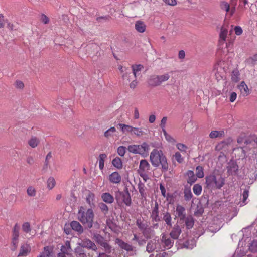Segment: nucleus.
<instances>
[{"label":"nucleus","instance_id":"1","mask_svg":"<svg viewBox=\"0 0 257 257\" xmlns=\"http://www.w3.org/2000/svg\"><path fill=\"white\" fill-rule=\"evenodd\" d=\"M150 162L155 167H160L162 171L166 172L169 168V164L166 156L161 150L154 149L150 153Z\"/></svg>","mask_w":257,"mask_h":257},{"label":"nucleus","instance_id":"2","mask_svg":"<svg viewBox=\"0 0 257 257\" xmlns=\"http://www.w3.org/2000/svg\"><path fill=\"white\" fill-rule=\"evenodd\" d=\"M77 218L78 220L88 228L90 229L93 227L94 213L92 208L85 210L83 207H80L78 210Z\"/></svg>","mask_w":257,"mask_h":257},{"label":"nucleus","instance_id":"3","mask_svg":"<svg viewBox=\"0 0 257 257\" xmlns=\"http://www.w3.org/2000/svg\"><path fill=\"white\" fill-rule=\"evenodd\" d=\"M119 126L123 133H129L138 138H148L149 137V131L145 128L136 127L123 123H119Z\"/></svg>","mask_w":257,"mask_h":257},{"label":"nucleus","instance_id":"4","mask_svg":"<svg viewBox=\"0 0 257 257\" xmlns=\"http://www.w3.org/2000/svg\"><path fill=\"white\" fill-rule=\"evenodd\" d=\"M225 180L221 176L210 175L205 178L207 187L212 189H220L224 184Z\"/></svg>","mask_w":257,"mask_h":257},{"label":"nucleus","instance_id":"5","mask_svg":"<svg viewBox=\"0 0 257 257\" xmlns=\"http://www.w3.org/2000/svg\"><path fill=\"white\" fill-rule=\"evenodd\" d=\"M236 5V3H233L232 0L230 4L226 1H222L220 3V7L222 11L232 16L235 12Z\"/></svg>","mask_w":257,"mask_h":257},{"label":"nucleus","instance_id":"6","mask_svg":"<svg viewBox=\"0 0 257 257\" xmlns=\"http://www.w3.org/2000/svg\"><path fill=\"white\" fill-rule=\"evenodd\" d=\"M19 231L20 226L18 225V224L16 223L14 225L12 231V251H15L17 248L18 244L19 243Z\"/></svg>","mask_w":257,"mask_h":257},{"label":"nucleus","instance_id":"7","mask_svg":"<svg viewBox=\"0 0 257 257\" xmlns=\"http://www.w3.org/2000/svg\"><path fill=\"white\" fill-rule=\"evenodd\" d=\"M150 164L146 160H141L140 162L139 173L144 180H146L147 178V172L150 169Z\"/></svg>","mask_w":257,"mask_h":257},{"label":"nucleus","instance_id":"8","mask_svg":"<svg viewBox=\"0 0 257 257\" xmlns=\"http://www.w3.org/2000/svg\"><path fill=\"white\" fill-rule=\"evenodd\" d=\"M118 69L122 74V78L124 81L126 82H130L134 78V73L131 71V70L128 68H126L119 65Z\"/></svg>","mask_w":257,"mask_h":257},{"label":"nucleus","instance_id":"9","mask_svg":"<svg viewBox=\"0 0 257 257\" xmlns=\"http://www.w3.org/2000/svg\"><path fill=\"white\" fill-rule=\"evenodd\" d=\"M138 154L143 156L146 157L149 154L150 147L149 144L144 142L141 145H138Z\"/></svg>","mask_w":257,"mask_h":257},{"label":"nucleus","instance_id":"10","mask_svg":"<svg viewBox=\"0 0 257 257\" xmlns=\"http://www.w3.org/2000/svg\"><path fill=\"white\" fill-rule=\"evenodd\" d=\"M79 244L82 247L91 249L95 251L97 249L95 243L89 239H82Z\"/></svg>","mask_w":257,"mask_h":257},{"label":"nucleus","instance_id":"11","mask_svg":"<svg viewBox=\"0 0 257 257\" xmlns=\"http://www.w3.org/2000/svg\"><path fill=\"white\" fill-rule=\"evenodd\" d=\"M31 251V247L28 243H24L21 245L18 256H27Z\"/></svg>","mask_w":257,"mask_h":257},{"label":"nucleus","instance_id":"12","mask_svg":"<svg viewBox=\"0 0 257 257\" xmlns=\"http://www.w3.org/2000/svg\"><path fill=\"white\" fill-rule=\"evenodd\" d=\"M116 243L121 249L125 250L127 251H132L133 250L134 247L132 245L124 242L119 238L116 239Z\"/></svg>","mask_w":257,"mask_h":257},{"label":"nucleus","instance_id":"13","mask_svg":"<svg viewBox=\"0 0 257 257\" xmlns=\"http://www.w3.org/2000/svg\"><path fill=\"white\" fill-rule=\"evenodd\" d=\"M176 217L180 218L181 220L184 219L186 216L185 209L181 205L178 204L176 209Z\"/></svg>","mask_w":257,"mask_h":257},{"label":"nucleus","instance_id":"14","mask_svg":"<svg viewBox=\"0 0 257 257\" xmlns=\"http://www.w3.org/2000/svg\"><path fill=\"white\" fill-rule=\"evenodd\" d=\"M151 217L153 221L155 222H158L160 221V218L159 217V207L157 203H156L155 206L152 211Z\"/></svg>","mask_w":257,"mask_h":257},{"label":"nucleus","instance_id":"15","mask_svg":"<svg viewBox=\"0 0 257 257\" xmlns=\"http://www.w3.org/2000/svg\"><path fill=\"white\" fill-rule=\"evenodd\" d=\"M86 202L91 207L95 206V194L90 191H87V195L86 198Z\"/></svg>","mask_w":257,"mask_h":257},{"label":"nucleus","instance_id":"16","mask_svg":"<svg viewBox=\"0 0 257 257\" xmlns=\"http://www.w3.org/2000/svg\"><path fill=\"white\" fill-rule=\"evenodd\" d=\"M148 83L149 85L152 87H156L161 85L157 75L151 76L148 79Z\"/></svg>","mask_w":257,"mask_h":257},{"label":"nucleus","instance_id":"17","mask_svg":"<svg viewBox=\"0 0 257 257\" xmlns=\"http://www.w3.org/2000/svg\"><path fill=\"white\" fill-rule=\"evenodd\" d=\"M238 88L243 96H247L249 94V89L245 82L242 81L238 86Z\"/></svg>","mask_w":257,"mask_h":257},{"label":"nucleus","instance_id":"18","mask_svg":"<svg viewBox=\"0 0 257 257\" xmlns=\"http://www.w3.org/2000/svg\"><path fill=\"white\" fill-rule=\"evenodd\" d=\"M72 229L77 232L79 234H81L83 232V228L80 223L77 221H73L70 223Z\"/></svg>","mask_w":257,"mask_h":257},{"label":"nucleus","instance_id":"19","mask_svg":"<svg viewBox=\"0 0 257 257\" xmlns=\"http://www.w3.org/2000/svg\"><path fill=\"white\" fill-rule=\"evenodd\" d=\"M109 180L113 183L118 184L121 182V177L117 172H114L110 175Z\"/></svg>","mask_w":257,"mask_h":257},{"label":"nucleus","instance_id":"20","mask_svg":"<svg viewBox=\"0 0 257 257\" xmlns=\"http://www.w3.org/2000/svg\"><path fill=\"white\" fill-rule=\"evenodd\" d=\"M53 249L51 246H47L44 247L43 251L38 257H53Z\"/></svg>","mask_w":257,"mask_h":257},{"label":"nucleus","instance_id":"21","mask_svg":"<svg viewBox=\"0 0 257 257\" xmlns=\"http://www.w3.org/2000/svg\"><path fill=\"white\" fill-rule=\"evenodd\" d=\"M228 33V30L227 28L222 26L221 28L220 32L219 34V43L223 44L226 40V38Z\"/></svg>","mask_w":257,"mask_h":257},{"label":"nucleus","instance_id":"22","mask_svg":"<svg viewBox=\"0 0 257 257\" xmlns=\"http://www.w3.org/2000/svg\"><path fill=\"white\" fill-rule=\"evenodd\" d=\"M102 200L107 204H111L114 202V197L109 193H104L101 195Z\"/></svg>","mask_w":257,"mask_h":257},{"label":"nucleus","instance_id":"23","mask_svg":"<svg viewBox=\"0 0 257 257\" xmlns=\"http://www.w3.org/2000/svg\"><path fill=\"white\" fill-rule=\"evenodd\" d=\"M181 230L179 226H176L173 227L172 231L170 233V236L174 239H178L180 235Z\"/></svg>","mask_w":257,"mask_h":257},{"label":"nucleus","instance_id":"24","mask_svg":"<svg viewBox=\"0 0 257 257\" xmlns=\"http://www.w3.org/2000/svg\"><path fill=\"white\" fill-rule=\"evenodd\" d=\"M238 170V166L234 163H232L228 166V173L231 175L237 174Z\"/></svg>","mask_w":257,"mask_h":257},{"label":"nucleus","instance_id":"25","mask_svg":"<svg viewBox=\"0 0 257 257\" xmlns=\"http://www.w3.org/2000/svg\"><path fill=\"white\" fill-rule=\"evenodd\" d=\"M161 240L165 247L168 249L170 248L173 244V241L166 235H162Z\"/></svg>","mask_w":257,"mask_h":257},{"label":"nucleus","instance_id":"26","mask_svg":"<svg viewBox=\"0 0 257 257\" xmlns=\"http://www.w3.org/2000/svg\"><path fill=\"white\" fill-rule=\"evenodd\" d=\"M135 29L139 33H143L146 30V25L144 22L137 21L135 23Z\"/></svg>","mask_w":257,"mask_h":257},{"label":"nucleus","instance_id":"27","mask_svg":"<svg viewBox=\"0 0 257 257\" xmlns=\"http://www.w3.org/2000/svg\"><path fill=\"white\" fill-rule=\"evenodd\" d=\"M123 198V202L127 206H130L132 204V200L130 194L128 191L126 193H121Z\"/></svg>","mask_w":257,"mask_h":257},{"label":"nucleus","instance_id":"28","mask_svg":"<svg viewBox=\"0 0 257 257\" xmlns=\"http://www.w3.org/2000/svg\"><path fill=\"white\" fill-rule=\"evenodd\" d=\"M143 68V65L141 64L132 65L131 71L134 73V78H136L137 76L140 74L139 73Z\"/></svg>","mask_w":257,"mask_h":257},{"label":"nucleus","instance_id":"29","mask_svg":"<svg viewBox=\"0 0 257 257\" xmlns=\"http://www.w3.org/2000/svg\"><path fill=\"white\" fill-rule=\"evenodd\" d=\"M28 143L31 147L33 148H35L40 143V140L37 137H36L35 136H32L28 140Z\"/></svg>","mask_w":257,"mask_h":257},{"label":"nucleus","instance_id":"30","mask_svg":"<svg viewBox=\"0 0 257 257\" xmlns=\"http://www.w3.org/2000/svg\"><path fill=\"white\" fill-rule=\"evenodd\" d=\"M61 253L68 254L72 251V249L70 246V242L69 241H67L65 242L64 245H62L61 247Z\"/></svg>","mask_w":257,"mask_h":257},{"label":"nucleus","instance_id":"31","mask_svg":"<svg viewBox=\"0 0 257 257\" xmlns=\"http://www.w3.org/2000/svg\"><path fill=\"white\" fill-rule=\"evenodd\" d=\"M224 135V132L223 130L221 131H212L209 134V137L211 139H214L216 138H221Z\"/></svg>","mask_w":257,"mask_h":257},{"label":"nucleus","instance_id":"32","mask_svg":"<svg viewBox=\"0 0 257 257\" xmlns=\"http://www.w3.org/2000/svg\"><path fill=\"white\" fill-rule=\"evenodd\" d=\"M187 175L188 177L187 182L189 184H192L194 183L196 180V177L195 175L194 172L192 170L188 171Z\"/></svg>","mask_w":257,"mask_h":257},{"label":"nucleus","instance_id":"33","mask_svg":"<svg viewBox=\"0 0 257 257\" xmlns=\"http://www.w3.org/2000/svg\"><path fill=\"white\" fill-rule=\"evenodd\" d=\"M161 85L167 81L170 78L169 73H165L161 75H157Z\"/></svg>","mask_w":257,"mask_h":257},{"label":"nucleus","instance_id":"34","mask_svg":"<svg viewBox=\"0 0 257 257\" xmlns=\"http://www.w3.org/2000/svg\"><path fill=\"white\" fill-rule=\"evenodd\" d=\"M113 165L117 169H121L122 167L121 159L119 157L115 158L112 161Z\"/></svg>","mask_w":257,"mask_h":257},{"label":"nucleus","instance_id":"35","mask_svg":"<svg viewBox=\"0 0 257 257\" xmlns=\"http://www.w3.org/2000/svg\"><path fill=\"white\" fill-rule=\"evenodd\" d=\"M194 221L192 217L189 216L185 219V225L187 229H191L194 226Z\"/></svg>","mask_w":257,"mask_h":257},{"label":"nucleus","instance_id":"36","mask_svg":"<svg viewBox=\"0 0 257 257\" xmlns=\"http://www.w3.org/2000/svg\"><path fill=\"white\" fill-rule=\"evenodd\" d=\"M107 156L105 154H101L99 156V167L100 170H102L104 167V161Z\"/></svg>","mask_w":257,"mask_h":257},{"label":"nucleus","instance_id":"37","mask_svg":"<svg viewBox=\"0 0 257 257\" xmlns=\"http://www.w3.org/2000/svg\"><path fill=\"white\" fill-rule=\"evenodd\" d=\"M237 142L239 144H247L246 135L244 133H241L238 136Z\"/></svg>","mask_w":257,"mask_h":257},{"label":"nucleus","instance_id":"38","mask_svg":"<svg viewBox=\"0 0 257 257\" xmlns=\"http://www.w3.org/2000/svg\"><path fill=\"white\" fill-rule=\"evenodd\" d=\"M163 220L165 221L166 223L170 226H172V217L170 214L166 212L163 216Z\"/></svg>","mask_w":257,"mask_h":257},{"label":"nucleus","instance_id":"39","mask_svg":"<svg viewBox=\"0 0 257 257\" xmlns=\"http://www.w3.org/2000/svg\"><path fill=\"white\" fill-rule=\"evenodd\" d=\"M27 193L29 197H35L36 195L37 191L33 186H29L27 190Z\"/></svg>","mask_w":257,"mask_h":257},{"label":"nucleus","instance_id":"40","mask_svg":"<svg viewBox=\"0 0 257 257\" xmlns=\"http://www.w3.org/2000/svg\"><path fill=\"white\" fill-rule=\"evenodd\" d=\"M47 187L50 190L53 189L56 185L55 180L53 177H49L47 180Z\"/></svg>","mask_w":257,"mask_h":257},{"label":"nucleus","instance_id":"41","mask_svg":"<svg viewBox=\"0 0 257 257\" xmlns=\"http://www.w3.org/2000/svg\"><path fill=\"white\" fill-rule=\"evenodd\" d=\"M136 225L141 230L146 229L147 225L141 219H138L136 221Z\"/></svg>","mask_w":257,"mask_h":257},{"label":"nucleus","instance_id":"42","mask_svg":"<svg viewBox=\"0 0 257 257\" xmlns=\"http://www.w3.org/2000/svg\"><path fill=\"white\" fill-rule=\"evenodd\" d=\"M193 191L194 193L198 196L201 194L202 192V187L198 184H195L193 187Z\"/></svg>","mask_w":257,"mask_h":257},{"label":"nucleus","instance_id":"43","mask_svg":"<svg viewBox=\"0 0 257 257\" xmlns=\"http://www.w3.org/2000/svg\"><path fill=\"white\" fill-rule=\"evenodd\" d=\"M196 174L197 177L202 178L204 177L203 169L202 166H198L196 168Z\"/></svg>","mask_w":257,"mask_h":257},{"label":"nucleus","instance_id":"44","mask_svg":"<svg viewBox=\"0 0 257 257\" xmlns=\"http://www.w3.org/2000/svg\"><path fill=\"white\" fill-rule=\"evenodd\" d=\"M173 159H174L179 163H182L184 161V158L182 157L180 152H177L173 155Z\"/></svg>","mask_w":257,"mask_h":257},{"label":"nucleus","instance_id":"45","mask_svg":"<svg viewBox=\"0 0 257 257\" xmlns=\"http://www.w3.org/2000/svg\"><path fill=\"white\" fill-rule=\"evenodd\" d=\"M115 127H111L104 132V135L106 138H109L113 136V134L116 132Z\"/></svg>","mask_w":257,"mask_h":257},{"label":"nucleus","instance_id":"46","mask_svg":"<svg viewBox=\"0 0 257 257\" xmlns=\"http://www.w3.org/2000/svg\"><path fill=\"white\" fill-rule=\"evenodd\" d=\"M239 72L237 70H234L231 74V80L232 81L236 82L238 81Z\"/></svg>","mask_w":257,"mask_h":257},{"label":"nucleus","instance_id":"47","mask_svg":"<svg viewBox=\"0 0 257 257\" xmlns=\"http://www.w3.org/2000/svg\"><path fill=\"white\" fill-rule=\"evenodd\" d=\"M22 230L26 233H29L31 231V225L29 222H25L22 225Z\"/></svg>","mask_w":257,"mask_h":257},{"label":"nucleus","instance_id":"48","mask_svg":"<svg viewBox=\"0 0 257 257\" xmlns=\"http://www.w3.org/2000/svg\"><path fill=\"white\" fill-rule=\"evenodd\" d=\"M76 256L77 257H86V255L84 251L80 247H77L75 249V251Z\"/></svg>","mask_w":257,"mask_h":257},{"label":"nucleus","instance_id":"49","mask_svg":"<svg viewBox=\"0 0 257 257\" xmlns=\"http://www.w3.org/2000/svg\"><path fill=\"white\" fill-rule=\"evenodd\" d=\"M163 134L165 136L166 140L169 143L174 144L176 142V140L172 137H171L169 134H168L166 130H164L163 131Z\"/></svg>","mask_w":257,"mask_h":257},{"label":"nucleus","instance_id":"50","mask_svg":"<svg viewBox=\"0 0 257 257\" xmlns=\"http://www.w3.org/2000/svg\"><path fill=\"white\" fill-rule=\"evenodd\" d=\"M184 199L186 201L190 200L192 197V194L189 189H186L184 190Z\"/></svg>","mask_w":257,"mask_h":257},{"label":"nucleus","instance_id":"51","mask_svg":"<svg viewBox=\"0 0 257 257\" xmlns=\"http://www.w3.org/2000/svg\"><path fill=\"white\" fill-rule=\"evenodd\" d=\"M99 207L101 209V211L106 215L108 213V206L104 204V203H100L99 204Z\"/></svg>","mask_w":257,"mask_h":257},{"label":"nucleus","instance_id":"52","mask_svg":"<svg viewBox=\"0 0 257 257\" xmlns=\"http://www.w3.org/2000/svg\"><path fill=\"white\" fill-rule=\"evenodd\" d=\"M138 145H131L127 147L128 151L133 154H138Z\"/></svg>","mask_w":257,"mask_h":257},{"label":"nucleus","instance_id":"53","mask_svg":"<svg viewBox=\"0 0 257 257\" xmlns=\"http://www.w3.org/2000/svg\"><path fill=\"white\" fill-rule=\"evenodd\" d=\"M126 153V147L124 146H119L117 149V153L118 154L123 157L124 156Z\"/></svg>","mask_w":257,"mask_h":257},{"label":"nucleus","instance_id":"54","mask_svg":"<svg viewBox=\"0 0 257 257\" xmlns=\"http://www.w3.org/2000/svg\"><path fill=\"white\" fill-rule=\"evenodd\" d=\"M15 87L18 89H23L24 87V83L20 80H16L14 84Z\"/></svg>","mask_w":257,"mask_h":257},{"label":"nucleus","instance_id":"55","mask_svg":"<svg viewBox=\"0 0 257 257\" xmlns=\"http://www.w3.org/2000/svg\"><path fill=\"white\" fill-rule=\"evenodd\" d=\"M176 147L178 150L184 152H186V150L187 148V146L185 145L182 143H178L176 145Z\"/></svg>","mask_w":257,"mask_h":257},{"label":"nucleus","instance_id":"56","mask_svg":"<svg viewBox=\"0 0 257 257\" xmlns=\"http://www.w3.org/2000/svg\"><path fill=\"white\" fill-rule=\"evenodd\" d=\"M167 117H163L161 120V123H160V127L162 129V132L164 131V130H166L165 126H166V124L167 122Z\"/></svg>","mask_w":257,"mask_h":257},{"label":"nucleus","instance_id":"57","mask_svg":"<svg viewBox=\"0 0 257 257\" xmlns=\"http://www.w3.org/2000/svg\"><path fill=\"white\" fill-rule=\"evenodd\" d=\"M243 200H242V203L244 204H246L245 201L247 200V199L248 197L249 196V191L247 190H245L243 191Z\"/></svg>","mask_w":257,"mask_h":257},{"label":"nucleus","instance_id":"58","mask_svg":"<svg viewBox=\"0 0 257 257\" xmlns=\"http://www.w3.org/2000/svg\"><path fill=\"white\" fill-rule=\"evenodd\" d=\"M131 81L132 82L130 83L129 86L130 88L134 89L138 84V81H137L136 78H134Z\"/></svg>","mask_w":257,"mask_h":257},{"label":"nucleus","instance_id":"59","mask_svg":"<svg viewBox=\"0 0 257 257\" xmlns=\"http://www.w3.org/2000/svg\"><path fill=\"white\" fill-rule=\"evenodd\" d=\"M235 33L237 35H240L242 33V29L241 27L237 26H235L234 29Z\"/></svg>","mask_w":257,"mask_h":257},{"label":"nucleus","instance_id":"60","mask_svg":"<svg viewBox=\"0 0 257 257\" xmlns=\"http://www.w3.org/2000/svg\"><path fill=\"white\" fill-rule=\"evenodd\" d=\"M41 20L45 24H47L49 22V18L44 14L42 15Z\"/></svg>","mask_w":257,"mask_h":257},{"label":"nucleus","instance_id":"61","mask_svg":"<svg viewBox=\"0 0 257 257\" xmlns=\"http://www.w3.org/2000/svg\"><path fill=\"white\" fill-rule=\"evenodd\" d=\"M236 97H237V94L234 92H232L230 94V95L229 97V101L231 102H233L235 100V99H236Z\"/></svg>","mask_w":257,"mask_h":257},{"label":"nucleus","instance_id":"62","mask_svg":"<svg viewBox=\"0 0 257 257\" xmlns=\"http://www.w3.org/2000/svg\"><path fill=\"white\" fill-rule=\"evenodd\" d=\"M165 4L170 6H175L177 4L176 0H163Z\"/></svg>","mask_w":257,"mask_h":257},{"label":"nucleus","instance_id":"63","mask_svg":"<svg viewBox=\"0 0 257 257\" xmlns=\"http://www.w3.org/2000/svg\"><path fill=\"white\" fill-rule=\"evenodd\" d=\"M140 117L139 110L137 108H135L134 109V118L135 119H138Z\"/></svg>","mask_w":257,"mask_h":257},{"label":"nucleus","instance_id":"64","mask_svg":"<svg viewBox=\"0 0 257 257\" xmlns=\"http://www.w3.org/2000/svg\"><path fill=\"white\" fill-rule=\"evenodd\" d=\"M145 190L144 187L143 186H140L139 187V191L141 195L143 197H145Z\"/></svg>","mask_w":257,"mask_h":257}]
</instances>
